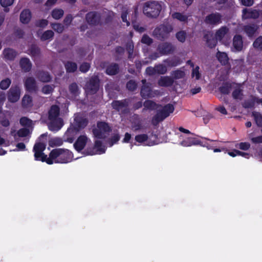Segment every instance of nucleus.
Returning <instances> with one entry per match:
<instances>
[{
  "label": "nucleus",
  "instance_id": "nucleus-40",
  "mask_svg": "<svg viewBox=\"0 0 262 262\" xmlns=\"http://www.w3.org/2000/svg\"><path fill=\"white\" fill-rule=\"evenodd\" d=\"M128 14V12L127 10H125L123 12L122 15H121V18L122 19L123 21L125 22L126 23V26H129V23L127 21L126 17L127 15Z\"/></svg>",
  "mask_w": 262,
  "mask_h": 262
},
{
  "label": "nucleus",
  "instance_id": "nucleus-5",
  "mask_svg": "<svg viewBox=\"0 0 262 262\" xmlns=\"http://www.w3.org/2000/svg\"><path fill=\"white\" fill-rule=\"evenodd\" d=\"M161 9V5L157 2H147L143 8V12L147 16L156 17L158 15Z\"/></svg>",
  "mask_w": 262,
  "mask_h": 262
},
{
  "label": "nucleus",
  "instance_id": "nucleus-57",
  "mask_svg": "<svg viewBox=\"0 0 262 262\" xmlns=\"http://www.w3.org/2000/svg\"><path fill=\"white\" fill-rule=\"evenodd\" d=\"M72 16H67L65 19H64V23L66 25H68V24H69L71 21H72Z\"/></svg>",
  "mask_w": 262,
  "mask_h": 262
},
{
  "label": "nucleus",
  "instance_id": "nucleus-42",
  "mask_svg": "<svg viewBox=\"0 0 262 262\" xmlns=\"http://www.w3.org/2000/svg\"><path fill=\"white\" fill-rule=\"evenodd\" d=\"M90 68V64L88 63L82 64L80 67V71L83 72H86Z\"/></svg>",
  "mask_w": 262,
  "mask_h": 262
},
{
  "label": "nucleus",
  "instance_id": "nucleus-17",
  "mask_svg": "<svg viewBox=\"0 0 262 262\" xmlns=\"http://www.w3.org/2000/svg\"><path fill=\"white\" fill-rule=\"evenodd\" d=\"M20 123L22 126L27 127H30L31 129L32 128V126L33 125V122L31 120L26 117L21 118L20 119Z\"/></svg>",
  "mask_w": 262,
  "mask_h": 262
},
{
  "label": "nucleus",
  "instance_id": "nucleus-61",
  "mask_svg": "<svg viewBox=\"0 0 262 262\" xmlns=\"http://www.w3.org/2000/svg\"><path fill=\"white\" fill-rule=\"evenodd\" d=\"M153 71H154V69L151 68H148L147 69H146V72L149 74L152 73L153 72Z\"/></svg>",
  "mask_w": 262,
  "mask_h": 262
},
{
  "label": "nucleus",
  "instance_id": "nucleus-50",
  "mask_svg": "<svg viewBox=\"0 0 262 262\" xmlns=\"http://www.w3.org/2000/svg\"><path fill=\"white\" fill-rule=\"evenodd\" d=\"M216 110L219 111L220 113L223 115H226L227 114V112L225 108V107L223 106H219L216 108Z\"/></svg>",
  "mask_w": 262,
  "mask_h": 262
},
{
  "label": "nucleus",
  "instance_id": "nucleus-37",
  "mask_svg": "<svg viewBox=\"0 0 262 262\" xmlns=\"http://www.w3.org/2000/svg\"><path fill=\"white\" fill-rule=\"evenodd\" d=\"M250 147V144L247 142H242L238 144V147L242 150H248Z\"/></svg>",
  "mask_w": 262,
  "mask_h": 262
},
{
  "label": "nucleus",
  "instance_id": "nucleus-13",
  "mask_svg": "<svg viewBox=\"0 0 262 262\" xmlns=\"http://www.w3.org/2000/svg\"><path fill=\"white\" fill-rule=\"evenodd\" d=\"M31 17V13L29 10L23 11L20 15V20L23 23H28Z\"/></svg>",
  "mask_w": 262,
  "mask_h": 262
},
{
  "label": "nucleus",
  "instance_id": "nucleus-27",
  "mask_svg": "<svg viewBox=\"0 0 262 262\" xmlns=\"http://www.w3.org/2000/svg\"><path fill=\"white\" fill-rule=\"evenodd\" d=\"M118 67L116 65L110 66L106 70V73L108 75H114L117 72Z\"/></svg>",
  "mask_w": 262,
  "mask_h": 262
},
{
  "label": "nucleus",
  "instance_id": "nucleus-12",
  "mask_svg": "<svg viewBox=\"0 0 262 262\" xmlns=\"http://www.w3.org/2000/svg\"><path fill=\"white\" fill-rule=\"evenodd\" d=\"M234 50L238 51L242 50L243 48L242 39L240 36H236L233 39Z\"/></svg>",
  "mask_w": 262,
  "mask_h": 262
},
{
  "label": "nucleus",
  "instance_id": "nucleus-11",
  "mask_svg": "<svg viewBox=\"0 0 262 262\" xmlns=\"http://www.w3.org/2000/svg\"><path fill=\"white\" fill-rule=\"evenodd\" d=\"M243 17L244 18H256L259 15V12L256 10H244Z\"/></svg>",
  "mask_w": 262,
  "mask_h": 262
},
{
  "label": "nucleus",
  "instance_id": "nucleus-35",
  "mask_svg": "<svg viewBox=\"0 0 262 262\" xmlns=\"http://www.w3.org/2000/svg\"><path fill=\"white\" fill-rule=\"evenodd\" d=\"M199 68L196 67L192 70V77L195 79H199L200 77V74L199 71Z\"/></svg>",
  "mask_w": 262,
  "mask_h": 262
},
{
  "label": "nucleus",
  "instance_id": "nucleus-53",
  "mask_svg": "<svg viewBox=\"0 0 262 262\" xmlns=\"http://www.w3.org/2000/svg\"><path fill=\"white\" fill-rule=\"evenodd\" d=\"M243 5L245 6H251L253 3V0H241Z\"/></svg>",
  "mask_w": 262,
  "mask_h": 262
},
{
  "label": "nucleus",
  "instance_id": "nucleus-6",
  "mask_svg": "<svg viewBox=\"0 0 262 262\" xmlns=\"http://www.w3.org/2000/svg\"><path fill=\"white\" fill-rule=\"evenodd\" d=\"M46 148V145L42 143H38L35 145L34 147V156L36 160L46 162L49 159L47 156L42 151Z\"/></svg>",
  "mask_w": 262,
  "mask_h": 262
},
{
  "label": "nucleus",
  "instance_id": "nucleus-21",
  "mask_svg": "<svg viewBox=\"0 0 262 262\" xmlns=\"http://www.w3.org/2000/svg\"><path fill=\"white\" fill-rule=\"evenodd\" d=\"M26 86L29 91H32L35 89V84L34 80L32 78H28L26 81Z\"/></svg>",
  "mask_w": 262,
  "mask_h": 262
},
{
  "label": "nucleus",
  "instance_id": "nucleus-52",
  "mask_svg": "<svg viewBox=\"0 0 262 262\" xmlns=\"http://www.w3.org/2000/svg\"><path fill=\"white\" fill-rule=\"evenodd\" d=\"M47 24H48V21L45 19H42V20H41L39 21L38 22H37L36 25L39 27H43L47 26Z\"/></svg>",
  "mask_w": 262,
  "mask_h": 262
},
{
  "label": "nucleus",
  "instance_id": "nucleus-7",
  "mask_svg": "<svg viewBox=\"0 0 262 262\" xmlns=\"http://www.w3.org/2000/svg\"><path fill=\"white\" fill-rule=\"evenodd\" d=\"M110 128L105 122H99L97 126L93 129V134L95 137L102 138L105 137V134L108 132Z\"/></svg>",
  "mask_w": 262,
  "mask_h": 262
},
{
  "label": "nucleus",
  "instance_id": "nucleus-31",
  "mask_svg": "<svg viewBox=\"0 0 262 262\" xmlns=\"http://www.w3.org/2000/svg\"><path fill=\"white\" fill-rule=\"evenodd\" d=\"M171 83L170 80L166 77L162 78L159 81V84L162 86H167Z\"/></svg>",
  "mask_w": 262,
  "mask_h": 262
},
{
  "label": "nucleus",
  "instance_id": "nucleus-29",
  "mask_svg": "<svg viewBox=\"0 0 262 262\" xmlns=\"http://www.w3.org/2000/svg\"><path fill=\"white\" fill-rule=\"evenodd\" d=\"M67 70L69 72L75 71L77 69V66L75 63L68 62L66 66Z\"/></svg>",
  "mask_w": 262,
  "mask_h": 262
},
{
  "label": "nucleus",
  "instance_id": "nucleus-2",
  "mask_svg": "<svg viewBox=\"0 0 262 262\" xmlns=\"http://www.w3.org/2000/svg\"><path fill=\"white\" fill-rule=\"evenodd\" d=\"M72 152L67 149L57 148L53 150L49 155L47 163L52 164L54 163H67L72 161Z\"/></svg>",
  "mask_w": 262,
  "mask_h": 262
},
{
  "label": "nucleus",
  "instance_id": "nucleus-30",
  "mask_svg": "<svg viewBox=\"0 0 262 262\" xmlns=\"http://www.w3.org/2000/svg\"><path fill=\"white\" fill-rule=\"evenodd\" d=\"M254 48L258 49H262V36L257 38L253 43Z\"/></svg>",
  "mask_w": 262,
  "mask_h": 262
},
{
  "label": "nucleus",
  "instance_id": "nucleus-19",
  "mask_svg": "<svg viewBox=\"0 0 262 262\" xmlns=\"http://www.w3.org/2000/svg\"><path fill=\"white\" fill-rule=\"evenodd\" d=\"M5 57L7 59H12L16 55L15 52L12 49H6L4 51Z\"/></svg>",
  "mask_w": 262,
  "mask_h": 262
},
{
  "label": "nucleus",
  "instance_id": "nucleus-25",
  "mask_svg": "<svg viewBox=\"0 0 262 262\" xmlns=\"http://www.w3.org/2000/svg\"><path fill=\"white\" fill-rule=\"evenodd\" d=\"M63 14V12L60 9H55L52 12V16L55 19L60 18Z\"/></svg>",
  "mask_w": 262,
  "mask_h": 262
},
{
  "label": "nucleus",
  "instance_id": "nucleus-23",
  "mask_svg": "<svg viewBox=\"0 0 262 262\" xmlns=\"http://www.w3.org/2000/svg\"><path fill=\"white\" fill-rule=\"evenodd\" d=\"M31 133L29 129L23 128L19 130L17 133L18 136L20 137H25L29 136Z\"/></svg>",
  "mask_w": 262,
  "mask_h": 262
},
{
  "label": "nucleus",
  "instance_id": "nucleus-48",
  "mask_svg": "<svg viewBox=\"0 0 262 262\" xmlns=\"http://www.w3.org/2000/svg\"><path fill=\"white\" fill-rule=\"evenodd\" d=\"M119 140V136L118 134L115 135L111 140V142L109 143L110 146H112L114 143L118 142Z\"/></svg>",
  "mask_w": 262,
  "mask_h": 262
},
{
  "label": "nucleus",
  "instance_id": "nucleus-24",
  "mask_svg": "<svg viewBox=\"0 0 262 262\" xmlns=\"http://www.w3.org/2000/svg\"><path fill=\"white\" fill-rule=\"evenodd\" d=\"M53 36V32L52 31H47L40 36V38L42 40H46L51 38Z\"/></svg>",
  "mask_w": 262,
  "mask_h": 262
},
{
  "label": "nucleus",
  "instance_id": "nucleus-62",
  "mask_svg": "<svg viewBox=\"0 0 262 262\" xmlns=\"http://www.w3.org/2000/svg\"><path fill=\"white\" fill-rule=\"evenodd\" d=\"M86 124H87V122L85 120H83L82 121V124L81 125V124L79 125V127H84V126H86Z\"/></svg>",
  "mask_w": 262,
  "mask_h": 262
},
{
  "label": "nucleus",
  "instance_id": "nucleus-54",
  "mask_svg": "<svg viewBox=\"0 0 262 262\" xmlns=\"http://www.w3.org/2000/svg\"><path fill=\"white\" fill-rule=\"evenodd\" d=\"M145 105L146 107H149V108H154L156 106V104L151 101H147L145 102Z\"/></svg>",
  "mask_w": 262,
  "mask_h": 262
},
{
  "label": "nucleus",
  "instance_id": "nucleus-18",
  "mask_svg": "<svg viewBox=\"0 0 262 262\" xmlns=\"http://www.w3.org/2000/svg\"><path fill=\"white\" fill-rule=\"evenodd\" d=\"M19 98V92L18 90L11 92L9 95V100L11 102H16Z\"/></svg>",
  "mask_w": 262,
  "mask_h": 262
},
{
  "label": "nucleus",
  "instance_id": "nucleus-8",
  "mask_svg": "<svg viewBox=\"0 0 262 262\" xmlns=\"http://www.w3.org/2000/svg\"><path fill=\"white\" fill-rule=\"evenodd\" d=\"M216 40L224 41L229 37V30L226 27H223L216 30L214 34Z\"/></svg>",
  "mask_w": 262,
  "mask_h": 262
},
{
  "label": "nucleus",
  "instance_id": "nucleus-16",
  "mask_svg": "<svg viewBox=\"0 0 262 262\" xmlns=\"http://www.w3.org/2000/svg\"><path fill=\"white\" fill-rule=\"evenodd\" d=\"M220 20V16L218 14H213L210 15L206 18V21L208 23L215 24Z\"/></svg>",
  "mask_w": 262,
  "mask_h": 262
},
{
  "label": "nucleus",
  "instance_id": "nucleus-15",
  "mask_svg": "<svg viewBox=\"0 0 262 262\" xmlns=\"http://www.w3.org/2000/svg\"><path fill=\"white\" fill-rule=\"evenodd\" d=\"M216 57L222 64H225L228 62V57L225 53L218 52Z\"/></svg>",
  "mask_w": 262,
  "mask_h": 262
},
{
  "label": "nucleus",
  "instance_id": "nucleus-45",
  "mask_svg": "<svg viewBox=\"0 0 262 262\" xmlns=\"http://www.w3.org/2000/svg\"><path fill=\"white\" fill-rule=\"evenodd\" d=\"M53 89L49 85H46L42 88V92L45 94H49L52 92Z\"/></svg>",
  "mask_w": 262,
  "mask_h": 262
},
{
  "label": "nucleus",
  "instance_id": "nucleus-22",
  "mask_svg": "<svg viewBox=\"0 0 262 262\" xmlns=\"http://www.w3.org/2000/svg\"><path fill=\"white\" fill-rule=\"evenodd\" d=\"M39 80L42 82H48L50 80L51 77L50 75L45 72L40 73L38 75Z\"/></svg>",
  "mask_w": 262,
  "mask_h": 262
},
{
  "label": "nucleus",
  "instance_id": "nucleus-33",
  "mask_svg": "<svg viewBox=\"0 0 262 262\" xmlns=\"http://www.w3.org/2000/svg\"><path fill=\"white\" fill-rule=\"evenodd\" d=\"M233 97L234 98L236 99H241L242 97V93L241 92V89L240 88H238L236 90H235L233 92Z\"/></svg>",
  "mask_w": 262,
  "mask_h": 262
},
{
  "label": "nucleus",
  "instance_id": "nucleus-34",
  "mask_svg": "<svg viewBox=\"0 0 262 262\" xmlns=\"http://www.w3.org/2000/svg\"><path fill=\"white\" fill-rule=\"evenodd\" d=\"M10 83L11 81L9 79H5L1 82V88L4 90L7 89L9 86Z\"/></svg>",
  "mask_w": 262,
  "mask_h": 262
},
{
  "label": "nucleus",
  "instance_id": "nucleus-43",
  "mask_svg": "<svg viewBox=\"0 0 262 262\" xmlns=\"http://www.w3.org/2000/svg\"><path fill=\"white\" fill-rule=\"evenodd\" d=\"M127 88L130 90H134L136 88V84L134 81H130L127 83Z\"/></svg>",
  "mask_w": 262,
  "mask_h": 262
},
{
  "label": "nucleus",
  "instance_id": "nucleus-4",
  "mask_svg": "<svg viewBox=\"0 0 262 262\" xmlns=\"http://www.w3.org/2000/svg\"><path fill=\"white\" fill-rule=\"evenodd\" d=\"M135 139L140 144L145 146H153L160 143L157 136L154 134L149 136L145 134L138 135L135 136Z\"/></svg>",
  "mask_w": 262,
  "mask_h": 262
},
{
  "label": "nucleus",
  "instance_id": "nucleus-26",
  "mask_svg": "<svg viewBox=\"0 0 262 262\" xmlns=\"http://www.w3.org/2000/svg\"><path fill=\"white\" fill-rule=\"evenodd\" d=\"M253 115L254 117L255 121L257 124L259 126H262V117L261 116L258 114V113H254Z\"/></svg>",
  "mask_w": 262,
  "mask_h": 262
},
{
  "label": "nucleus",
  "instance_id": "nucleus-41",
  "mask_svg": "<svg viewBox=\"0 0 262 262\" xmlns=\"http://www.w3.org/2000/svg\"><path fill=\"white\" fill-rule=\"evenodd\" d=\"M53 29L58 32H61L63 30V27L60 24H53L52 26Z\"/></svg>",
  "mask_w": 262,
  "mask_h": 262
},
{
  "label": "nucleus",
  "instance_id": "nucleus-1",
  "mask_svg": "<svg viewBox=\"0 0 262 262\" xmlns=\"http://www.w3.org/2000/svg\"><path fill=\"white\" fill-rule=\"evenodd\" d=\"M91 141L85 135L80 136L74 144L75 149L78 151H81L84 148V152L88 155H94L102 154L105 152V148L102 146L101 143L96 141L94 146H91Z\"/></svg>",
  "mask_w": 262,
  "mask_h": 262
},
{
  "label": "nucleus",
  "instance_id": "nucleus-38",
  "mask_svg": "<svg viewBox=\"0 0 262 262\" xmlns=\"http://www.w3.org/2000/svg\"><path fill=\"white\" fill-rule=\"evenodd\" d=\"M178 39L181 42H183L185 39V33L184 32H180L177 34Z\"/></svg>",
  "mask_w": 262,
  "mask_h": 262
},
{
  "label": "nucleus",
  "instance_id": "nucleus-44",
  "mask_svg": "<svg viewBox=\"0 0 262 262\" xmlns=\"http://www.w3.org/2000/svg\"><path fill=\"white\" fill-rule=\"evenodd\" d=\"M132 136L130 134L126 133L122 140L123 143H128L131 140Z\"/></svg>",
  "mask_w": 262,
  "mask_h": 262
},
{
  "label": "nucleus",
  "instance_id": "nucleus-9",
  "mask_svg": "<svg viewBox=\"0 0 262 262\" xmlns=\"http://www.w3.org/2000/svg\"><path fill=\"white\" fill-rule=\"evenodd\" d=\"M173 111L174 107L172 105L167 104L165 105L157 115L159 121L163 120L167 117Z\"/></svg>",
  "mask_w": 262,
  "mask_h": 262
},
{
  "label": "nucleus",
  "instance_id": "nucleus-47",
  "mask_svg": "<svg viewBox=\"0 0 262 262\" xmlns=\"http://www.w3.org/2000/svg\"><path fill=\"white\" fill-rule=\"evenodd\" d=\"M142 42L144 43L149 45L151 42V39L148 36L144 35L142 37Z\"/></svg>",
  "mask_w": 262,
  "mask_h": 262
},
{
  "label": "nucleus",
  "instance_id": "nucleus-63",
  "mask_svg": "<svg viewBox=\"0 0 262 262\" xmlns=\"http://www.w3.org/2000/svg\"><path fill=\"white\" fill-rule=\"evenodd\" d=\"M183 1H184V3H185L187 5H190V4L192 3V1H193V0H183Z\"/></svg>",
  "mask_w": 262,
  "mask_h": 262
},
{
  "label": "nucleus",
  "instance_id": "nucleus-46",
  "mask_svg": "<svg viewBox=\"0 0 262 262\" xmlns=\"http://www.w3.org/2000/svg\"><path fill=\"white\" fill-rule=\"evenodd\" d=\"M77 132V129L76 128H70L68 129L67 132H66V136H73L75 134H76Z\"/></svg>",
  "mask_w": 262,
  "mask_h": 262
},
{
  "label": "nucleus",
  "instance_id": "nucleus-56",
  "mask_svg": "<svg viewBox=\"0 0 262 262\" xmlns=\"http://www.w3.org/2000/svg\"><path fill=\"white\" fill-rule=\"evenodd\" d=\"M16 147L18 149L17 150H25L26 146L24 143H19L16 145Z\"/></svg>",
  "mask_w": 262,
  "mask_h": 262
},
{
  "label": "nucleus",
  "instance_id": "nucleus-10",
  "mask_svg": "<svg viewBox=\"0 0 262 262\" xmlns=\"http://www.w3.org/2000/svg\"><path fill=\"white\" fill-rule=\"evenodd\" d=\"M201 142L195 138L189 137L185 139L180 142V144L184 147L200 144Z\"/></svg>",
  "mask_w": 262,
  "mask_h": 262
},
{
  "label": "nucleus",
  "instance_id": "nucleus-32",
  "mask_svg": "<svg viewBox=\"0 0 262 262\" xmlns=\"http://www.w3.org/2000/svg\"><path fill=\"white\" fill-rule=\"evenodd\" d=\"M172 17L174 18H176L181 21H184L187 19V17L185 15H183L179 13H175L172 14Z\"/></svg>",
  "mask_w": 262,
  "mask_h": 262
},
{
  "label": "nucleus",
  "instance_id": "nucleus-36",
  "mask_svg": "<svg viewBox=\"0 0 262 262\" xmlns=\"http://www.w3.org/2000/svg\"><path fill=\"white\" fill-rule=\"evenodd\" d=\"M31 101V97L28 95H26L23 98V104L24 106H27L30 104Z\"/></svg>",
  "mask_w": 262,
  "mask_h": 262
},
{
  "label": "nucleus",
  "instance_id": "nucleus-49",
  "mask_svg": "<svg viewBox=\"0 0 262 262\" xmlns=\"http://www.w3.org/2000/svg\"><path fill=\"white\" fill-rule=\"evenodd\" d=\"M221 92L223 94H228L230 92V86L228 85L222 86L221 88Z\"/></svg>",
  "mask_w": 262,
  "mask_h": 262
},
{
  "label": "nucleus",
  "instance_id": "nucleus-3",
  "mask_svg": "<svg viewBox=\"0 0 262 262\" xmlns=\"http://www.w3.org/2000/svg\"><path fill=\"white\" fill-rule=\"evenodd\" d=\"M59 112V108L57 106H52L49 111V118L51 120V122L49 127L51 130H58L63 125L62 120L60 118H57Z\"/></svg>",
  "mask_w": 262,
  "mask_h": 262
},
{
  "label": "nucleus",
  "instance_id": "nucleus-51",
  "mask_svg": "<svg viewBox=\"0 0 262 262\" xmlns=\"http://www.w3.org/2000/svg\"><path fill=\"white\" fill-rule=\"evenodd\" d=\"M251 141L254 143H262V136L253 138Z\"/></svg>",
  "mask_w": 262,
  "mask_h": 262
},
{
  "label": "nucleus",
  "instance_id": "nucleus-60",
  "mask_svg": "<svg viewBox=\"0 0 262 262\" xmlns=\"http://www.w3.org/2000/svg\"><path fill=\"white\" fill-rule=\"evenodd\" d=\"M179 130L180 132L184 133H186V134H189L190 133V132L188 130H187L186 129H185V128H183L182 127H180L179 128Z\"/></svg>",
  "mask_w": 262,
  "mask_h": 262
},
{
  "label": "nucleus",
  "instance_id": "nucleus-20",
  "mask_svg": "<svg viewBox=\"0 0 262 262\" xmlns=\"http://www.w3.org/2000/svg\"><path fill=\"white\" fill-rule=\"evenodd\" d=\"M20 65L21 68L25 71H27L31 68V63L27 58H23L20 61Z\"/></svg>",
  "mask_w": 262,
  "mask_h": 262
},
{
  "label": "nucleus",
  "instance_id": "nucleus-39",
  "mask_svg": "<svg viewBox=\"0 0 262 262\" xmlns=\"http://www.w3.org/2000/svg\"><path fill=\"white\" fill-rule=\"evenodd\" d=\"M14 0H1V4L3 7H7L11 5Z\"/></svg>",
  "mask_w": 262,
  "mask_h": 262
},
{
  "label": "nucleus",
  "instance_id": "nucleus-59",
  "mask_svg": "<svg viewBox=\"0 0 262 262\" xmlns=\"http://www.w3.org/2000/svg\"><path fill=\"white\" fill-rule=\"evenodd\" d=\"M56 1H57V0H48V1L47 2V5L48 6H51V5L54 4Z\"/></svg>",
  "mask_w": 262,
  "mask_h": 262
},
{
  "label": "nucleus",
  "instance_id": "nucleus-14",
  "mask_svg": "<svg viewBox=\"0 0 262 262\" xmlns=\"http://www.w3.org/2000/svg\"><path fill=\"white\" fill-rule=\"evenodd\" d=\"M227 153L230 156L232 157H235L237 156H241L246 158H249L250 157V155L249 154L242 152L237 150H233L231 151H228Z\"/></svg>",
  "mask_w": 262,
  "mask_h": 262
},
{
  "label": "nucleus",
  "instance_id": "nucleus-55",
  "mask_svg": "<svg viewBox=\"0 0 262 262\" xmlns=\"http://www.w3.org/2000/svg\"><path fill=\"white\" fill-rule=\"evenodd\" d=\"M141 94L143 97L148 96L149 95V91L148 89L146 88H142L141 90Z\"/></svg>",
  "mask_w": 262,
  "mask_h": 262
},
{
  "label": "nucleus",
  "instance_id": "nucleus-64",
  "mask_svg": "<svg viewBox=\"0 0 262 262\" xmlns=\"http://www.w3.org/2000/svg\"><path fill=\"white\" fill-rule=\"evenodd\" d=\"M177 74H178V75H177V76L178 77H182V76H183L184 75V73H183V72H177Z\"/></svg>",
  "mask_w": 262,
  "mask_h": 262
},
{
  "label": "nucleus",
  "instance_id": "nucleus-28",
  "mask_svg": "<svg viewBox=\"0 0 262 262\" xmlns=\"http://www.w3.org/2000/svg\"><path fill=\"white\" fill-rule=\"evenodd\" d=\"M207 43L208 46L210 48H213L214 47L217 43V41L218 40H216V38L214 37V38H209V37L207 36Z\"/></svg>",
  "mask_w": 262,
  "mask_h": 262
},
{
  "label": "nucleus",
  "instance_id": "nucleus-58",
  "mask_svg": "<svg viewBox=\"0 0 262 262\" xmlns=\"http://www.w3.org/2000/svg\"><path fill=\"white\" fill-rule=\"evenodd\" d=\"M200 91H201V88L200 87H198V88L192 89L191 90V92L192 94H197L199 92H200Z\"/></svg>",
  "mask_w": 262,
  "mask_h": 262
}]
</instances>
